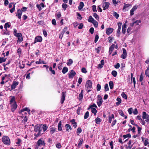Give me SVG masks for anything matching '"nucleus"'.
Listing matches in <instances>:
<instances>
[{
	"instance_id": "obj_1",
	"label": "nucleus",
	"mask_w": 149,
	"mask_h": 149,
	"mask_svg": "<svg viewBox=\"0 0 149 149\" xmlns=\"http://www.w3.org/2000/svg\"><path fill=\"white\" fill-rule=\"evenodd\" d=\"M2 141L3 143L8 146L10 145V138L7 136H4L2 139Z\"/></svg>"
},
{
	"instance_id": "obj_2",
	"label": "nucleus",
	"mask_w": 149,
	"mask_h": 149,
	"mask_svg": "<svg viewBox=\"0 0 149 149\" xmlns=\"http://www.w3.org/2000/svg\"><path fill=\"white\" fill-rule=\"evenodd\" d=\"M92 82L90 80H88L86 82V89L87 90L89 88H91L92 87Z\"/></svg>"
},
{
	"instance_id": "obj_3",
	"label": "nucleus",
	"mask_w": 149,
	"mask_h": 149,
	"mask_svg": "<svg viewBox=\"0 0 149 149\" xmlns=\"http://www.w3.org/2000/svg\"><path fill=\"white\" fill-rule=\"evenodd\" d=\"M66 92H63L61 94V104L64 103V102L65 100Z\"/></svg>"
},
{
	"instance_id": "obj_4",
	"label": "nucleus",
	"mask_w": 149,
	"mask_h": 149,
	"mask_svg": "<svg viewBox=\"0 0 149 149\" xmlns=\"http://www.w3.org/2000/svg\"><path fill=\"white\" fill-rule=\"evenodd\" d=\"M42 130V129L41 128L40 125H37L35 126L34 131L36 132H41Z\"/></svg>"
},
{
	"instance_id": "obj_5",
	"label": "nucleus",
	"mask_w": 149,
	"mask_h": 149,
	"mask_svg": "<svg viewBox=\"0 0 149 149\" xmlns=\"http://www.w3.org/2000/svg\"><path fill=\"white\" fill-rule=\"evenodd\" d=\"M22 13V11H21L20 9H17V12L15 13L16 14V16L19 19H20L21 18Z\"/></svg>"
},
{
	"instance_id": "obj_6",
	"label": "nucleus",
	"mask_w": 149,
	"mask_h": 149,
	"mask_svg": "<svg viewBox=\"0 0 149 149\" xmlns=\"http://www.w3.org/2000/svg\"><path fill=\"white\" fill-rule=\"evenodd\" d=\"M42 38L41 36H37L35 38L34 43L38 42H40L42 41Z\"/></svg>"
},
{
	"instance_id": "obj_7",
	"label": "nucleus",
	"mask_w": 149,
	"mask_h": 149,
	"mask_svg": "<svg viewBox=\"0 0 149 149\" xmlns=\"http://www.w3.org/2000/svg\"><path fill=\"white\" fill-rule=\"evenodd\" d=\"M18 84V82L13 81L12 84L10 86L11 90H13L15 89Z\"/></svg>"
},
{
	"instance_id": "obj_8",
	"label": "nucleus",
	"mask_w": 149,
	"mask_h": 149,
	"mask_svg": "<svg viewBox=\"0 0 149 149\" xmlns=\"http://www.w3.org/2000/svg\"><path fill=\"white\" fill-rule=\"evenodd\" d=\"M76 74V72L73 70H71L70 73L68 74V77L69 78H72Z\"/></svg>"
},
{
	"instance_id": "obj_9",
	"label": "nucleus",
	"mask_w": 149,
	"mask_h": 149,
	"mask_svg": "<svg viewBox=\"0 0 149 149\" xmlns=\"http://www.w3.org/2000/svg\"><path fill=\"white\" fill-rule=\"evenodd\" d=\"M123 54L121 56V58L123 59H125L126 58L127 54L126 52V51L125 49L123 48Z\"/></svg>"
},
{
	"instance_id": "obj_10",
	"label": "nucleus",
	"mask_w": 149,
	"mask_h": 149,
	"mask_svg": "<svg viewBox=\"0 0 149 149\" xmlns=\"http://www.w3.org/2000/svg\"><path fill=\"white\" fill-rule=\"evenodd\" d=\"M42 139H40L38 140L37 142V145L38 146H40L41 145H42L44 146H45V143L44 141H42Z\"/></svg>"
},
{
	"instance_id": "obj_11",
	"label": "nucleus",
	"mask_w": 149,
	"mask_h": 149,
	"mask_svg": "<svg viewBox=\"0 0 149 149\" xmlns=\"http://www.w3.org/2000/svg\"><path fill=\"white\" fill-rule=\"evenodd\" d=\"M113 31V29L112 28H107L106 30V33L107 35H109Z\"/></svg>"
},
{
	"instance_id": "obj_12",
	"label": "nucleus",
	"mask_w": 149,
	"mask_h": 149,
	"mask_svg": "<svg viewBox=\"0 0 149 149\" xmlns=\"http://www.w3.org/2000/svg\"><path fill=\"white\" fill-rule=\"evenodd\" d=\"M110 3L109 2H105L103 4V7L104 10H105L108 9L109 7Z\"/></svg>"
},
{
	"instance_id": "obj_13",
	"label": "nucleus",
	"mask_w": 149,
	"mask_h": 149,
	"mask_svg": "<svg viewBox=\"0 0 149 149\" xmlns=\"http://www.w3.org/2000/svg\"><path fill=\"white\" fill-rule=\"evenodd\" d=\"M17 107V105L15 102L12 104L11 106V110L12 111L14 112Z\"/></svg>"
},
{
	"instance_id": "obj_14",
	"label": "nucleus",
	"mask_w": 149,
	"mask_h": 149,
	"mask_svg": "<svg viewBox=\"0 0 149 149\" xmlns=\"http://www.w3.org/2000/svg\"><path fill=\"white\" fill-rule=\"evenodd\" d=\"M115 45L114 44H113L111 45L109 47V55H110L111 54L112 52L113 51L114 48H115Z\"/></svg>"
},
{
	"instance_id": "obj_15",
	"label": "nucleus",
	"mask_w": 149,
	"mask_h": 149,
	"mask_svg": "<svg viewBox=\"0 0 149 149\" xmlns=\"http://www.w3.org/2000/svg\"><path fill=\"white\" fill-rule=\"evenodd\" d=\"M65 127L66 132H69V129L70 130H72L71 126L69 124H66L65 125Z\"/></svg>"
},
{
	"instance_id": "obj_16",
	"label": "nucleus",
	"mask_w": 149,
	"mask_h": 149,
	"mask_svg": "<svg viewBox=\"0 0 149 149\" xmlns=\"http://www.w3.org/2000/svg\"><path fill=\"white\" fill-rule=\"evenodd\" d=\"M142 117L143 119H146L149 118V115L146 112L143 111L142 112Z\"/></svg>"
},
{
	"instance_id": "obj_17",
	"label": "nucleus",
	"mask_w": 149,
	"mask_h": 149,
	"mask_svg": "<svg viewBox=\"0 0 149 149\" xmlns=\"http://www.w3.org/2000/svg\"><path fill=\"white\" fill-rule=\"evenodd\" d=\"M70 122L71 123V124L72 125L73 127H74V128H76L77 126V123L75 122V120L74 119H72L71 120Z\"/></svg>"
},
{
	"instance_id": "obj_18",
	"label": "nucleus",
	"mask_w": 149,
	"mask_h": 149,
	"mask_svg": "<svg viewBox=\"0 0 149 149\" xmlns=\"http://www.w3.org/2000/svg\"><path fill=\"white\" fill-rule=\"evenodd\" d=\"M63 125L62 124V121L60 120L58 123V131H62V130Z\"/></svg>"
},
{
	"instance_id": "obj_19",
	"label": "nucleus",
	"mask_w": 149,
	"mask_h": 149,
	"mask_svg": "<svg viewBox=\"0 0 149 149\" xmlns=\"http://www.w3.org/2000/svg\"><path fill=\"white\" fill-rule=\"evenodd\" d=\"M100 63L98 65V68H102L104 64V60H102L100 61Z\"/></svg>"
},
{
	"instance_id": "obj_20",
	"label": "nucleus",
	"mask_w": 149,
	"mask_h": 149,
	"mask_svg": "<svg viewBox=\"0 0 149 149\" xmlns=\"http://www.w3.org/2000/svg\"><path fill=\"white\" fill-rule=\"evenodd\" d=\"M83 90H81V92L79 94L78 99L80 101H81L82 100V99L83 98Z\"/></svg>"
},
{
	"instance_id": "obj_21",
	"label": "nucleus",
	"mask_w": 149,
	"mask_h": 149,
	"mask_svg": "<svg viewBox=\"0 0 149 149\" xmlns=\"http://www.w3.org/2000/svg\"><path fill=\"white\" fill-rule=\"evenodd\" d=\"M126 24H124L122 26V33L124 34H125V33L126 28Z\"/></svg>"
},
{
	"instance_id": "obj_22",
	"label": "nucleus",
	"mask_w": 149,
	"mask_h": 149,
	"mask_svg": "<svg viewBox=\"0 0 149 149\" xmlns=\"http://www.w3.org/2000/svg\"><path fill=\"white\" fill-rule=\"evenodd\" d=\"M25 111H26L28 112L30 114V110L29 109V108L27 107H25L23 109H22L20 111H19V113H21L22 112H23Z\"/></svg>"
},
{
	"instance_id": "obj_23",
	"label": "nucleus",
	"mask_w": 149,
	"mask_h": 149,
	"mask_svg": "<svg viewBox=\"0 0 149 149\" xmlns=\"http://www.w3.org/2000/svg\"><path fill=\"white\" fill-rule=\"evenodd\" d=\"M84 3L83 2H81L79 3V5L78 7V9L81 10L84 6Z\"/></svg>"
},
{
	"instance_id": "obj_24",
	"label": "nucleus",
	"mask_w": 149,
	"mask_h": 149,
	"mask_svg": "<svg viewBox=\"0 0 149 149\" xmlns=\"http://www.w3.org/2000/svg\"><path fill=\"white\" fill-rule=\"evenodd\" d=\"M103 102L102 100H97V103L98 107H100L102 104Z\"/></svg>"
},
{
	"instance_id": "obj_25",
	"label": "nucleus",
	"mask_w": 149,
	"mask_h": 149,
	"mask_svg": "<svg viewBox=\"0 0 149 149\" xmlns=\"http://www.w3.org/2000/svg\"><path fill=\"white\" fill-rule=\"evenodd\" d=\"M131 78H132L131 81V83H132V79H133V83H134V88H135V83H136L135 78V77H133V78H132L133 74L132 73L131 74Z\"/></svg>"
},
{
	"instance_id": "obj_26",
	"label": "nucleus",
	"mask_w": 149,
	"mask_h": 149,
	"mask_svg": "<svg viewBox=\"0 0 149 149\" xmlns=\"http://www.w3.org/2000/svg\"><path fill=\"white\" fill-rule=\"evenodd\" d=\"M145 74L149 77V65H148L147 69L145 71Z\"/></svg>"
},
{
	"instance_id": "obj_27",
	"label": "nucleus",
	"mask_w": 149,
	"mask_h": 149,
	"mask_svg": "<svg viewBox=\"0 0 149 149\" xmlns=\"http://www.w3.org/2000/svg\"><path fill=\"white\" fill-rule=\"evenodd\" d=\"M50 133L51 134H52L56 131V128L55 127H52L50 129Z\"/></svg>"
},
{
	"instance_id": "obj_28",
	"label": "nucleus",
	"mask_w": 149,
	"mask_h": 149,
	"mask_svg": "<svg viewBox=\"0 0 149 149\" xmlns=\"http://www.w3.org/2000/svg\"><path fill=\"white\" fill-rule=\"evenodd\" d=\"M79 141L77 145V147L79 148L81 145L83 143V139H79Z\"/></svg>"
},
{
	"instance_id": "obj_29",
	"label": "nucleus",
	"mask_w": 149,
	"mask_h": 149,
	"mask_svg": "<svg viewBox=\"0 0 149 149\" xmlns=\"http://www.w3.org/2000/svg\"><path fill=\"white\" fill-rule=\"evenodd\" d=\"M116 100L118 102L116 103V104L117 106H118L121 103V100L120 98L118 97Z\"/></svg>"
},
{
	"instance_id": "obj_30",
	"label": "nucleus",
	"mask_w": 149,
	"mask_h": 149,
	"mask_svg": "<svg viewBox=\"0 0 149 149\" xmlns=\"http://www.w3.org/2000/svg\"><path fill=\"white\" fill-rule=\"evenodd\" d=\"M68 71V68L66 67H64L62 70V72L63 74H65Z\"/></svg>"
},
{
	"instance_id": "obj_31",
	"label": "nucleus",
	"mask_w": 149,
	"mask_h": 149,
	"mask_svg": "<svg viewBox=\"0 0 149 149\" xmlns=\"http://www.w3.org/2000/svg\"><path fill=\"white\" fill-rule=\"evenodd\" d=\"M114 118V115L113 114H112L111 116H109V123H111V122L112 120V119H113Z\"/></svg>"
},
{
	"instance_id": "obj_32",
	"label": "nucleus",
	"mask_w": 149,
	"mask_h": 149,
	"mask_svg": "<svg viewBox=\"0 0 149 149\" xmlns=\"http://www.w3.org/2000/svg\"><path fill=\"white\" fill-rule=\"evenodd\" d=\"M109 84L110 89H112L114 85L113 81H110L109 82Z\"/></svg>"
},
{
	"instance_id": "obj_33",
	"label": "nucleus",
	"mask_w": 149,
	"mask_h": 149,
	"mask_svg": "<svg viewBox=\"0 0 149 149\" xmlns=\"http://www.w3.org/2000/svg\"><path fill=\"white\" fill-rule=\"evenodd\" d=\"M88 22L92 23L93 22H94L95 20L91 16H90L89 17V19H88Z\"/></svg>"
},
{
	"instance_id": "obj_34",
	"label": "nucleus",
	"mask_w": 149,
	"mask_h": 149,
	"mask_svg": "<svg viewBox=\"0 0 149 149\" xmlns=\"http://www.w3.org/2000/svg\"><path fill=\"white\" fill-rule=\"evenodd\" d=\"M95 123L97 124H100L101 120L100 118L97 117L95 119Z\"/></svg>"
},
{
	"instance_id": "obj_35",
	"label": "nucleus",
	"mask_w": 149,
	"mask_h": 149,
	"mask_svg": "<svg viewBox=\"0 0 149 149\" xmlns=\"http://www.w3.org/2000/svg\"><path fill=\"white\" fill-rule=\"evenodd\" d=\"M56 146V148L60 149L61 148V144L59 142H56L55 144Z\"/></svg>"
},
{
	"instance_id": "obj_36",
	"label": "nucleus",
	"mask_w": 149,
	"mask_h": 149,
	"mask_svg": "<svg viewBox=\"0 0 149 149\" xmlns=\"http://www.w3.org/2000/svg\"><path fill=\"white\" fill-rule=\"evenodd\" d=\"M23 40V38L22 36H20V37H18V40H17V43H20Z\"/></svg>"
},
{
	"instance_id": "obj_37",
	"label": "nucleus",
	"mask_w": 149,
	"mask_h": 149,
	"mask_svg": "<svg viewBox=\"0 0 149 149\" xmlns=\"http://www.w3.org/2000/svg\"><path fill=\"white\" fill-rule=\"evenodd\" d=\"M122 97L125 99H127V95L125 94L124 92H123L121 94Z\"/></svg>"
},
{
	"instance_id": "obj_38",
	"label": "nucleus",
	"mask_w": 149,
	"mask_h": 149,
	"mask_svg": "<svg viewBox=\"0 0 149 149\" xmlns=\"http://www.w3.org/2000/svg\"><path fill=\"white\" fill-rule=\"evenodd\" d=\"M111 74L114 77H116L117 74V71L115 70H113L111 72Z\"/></svg>"
},
{
	"instance_id": "obj_39",
	"label": "nucleus",
	"mask_w": 149,
	"mask_h": 149,
	"mask_svg": "<svg viewBox=\"0 0 149 149\" xmlns=\"http://www.w3.org/2000/svg\"><path fill=\"white\" fill-rule=\"evenodd\" d=\"M6 58L4 57H0V63H1L3 62H5L6 61Z\"/></svg>"
},
{
	"instance_id": "obj_40",
	"label": "nucleus",
	"mask_w": 149,
	"mask_h": 149,
	"mask_svg": "<svg viewBox=\"0 0 149 149\" xmlns=\"http://www.w3.org/2000/svg\"><path fill=\"white\" fill-rule=\"evenodd\" d=\"M95 28H97L98 26V22L95 20L92 22Z\"/></svg>"
},
{
	"instance_id": "obj_41",
	"label": "nucleus",
	"mask_w": 149,
	"mask_h": 149,
	"mask_svg": "<svg viewBox=\"0 0 149 149\" xmlns=\"http://www.w3.org/2000/svg\"><path fill=\"white\" fill-rule=\"evenodd\" d=\"M113 15L116 19H118L119 17V15L116 12L113 13Z\"/></svg>"
},
{
	"instance_id": "obj_42",
	"label": "nucleus",
	"mask_w": 149,
	"mask_h": 149,
	"mask_svg": "<svg viewBox=\"0 0 149 149\" xmlns=\"http://www.w3.org/2000/svg\"><path fill=\"white\" fill-rule=\"evenodd\" d=\"M91 109V112L95 115L97 112V111L95 108H90Z\"/></svg>"
},
{
	"instance_id": "obj_43",
	"label": "nucleus",
	"mask_w": 149,
	"mask_h": 149,
	"mask_svg": "<svg viewBox=\"0 0 149 149\" xmlns=\"http://www.w3.org/2000/svg\"><path fill=\"white\" fill-rule=\"evenodd\" d=\"M121 29L118 28L117 31V35L118 37H119L120 36Z\"/></svg>"
},
{
	"instance_id": "obj_44",
	"label": "nucleus",
	"mask_w": 149,
	"mask_h": 149,
	"mask_svg": "<svg viewBox=\"0 0 149 149\" xmlns=\"http://www.w3.org/2000/svg\"><path fill=\"white\" fill-rule=\"evenodd\" d=\"M93 107H95L96 108L97 107V106L95 104L93 103L92 105H90L89 107L88 108V110H89L90 108H93Z\"/></svg>"
},
{
	"instance_id": "obj_45",
	"label": "nucleus",
	"mask_w": 149,
	"mask_h": 149,
	"mask_svg": "<svg viewBox=\"0 0 149 149\" xmlns=\"http://www.w3.org/2000/svg\"><path fill=\"white\" fill-rule=\"evenodd\" d=\"M68 62L67 63V65H70L73 63V61L71 59H70L68 60Z\"/></svg>"
},
{
	"instance_id": "obj_46",
	"label": "nucleus",
	"mask_w": 149,
	"mask_h": 149,
	"mask_svg": "<svg viewBox=\"0 0 149 149\" xmlns=\"http://www.w3.org/2000/svg\"><path fill=\"white\" fill-rule=\"evenodd\" d=\"M131 137V135L130 134H128L126 135H124L123 136V137L124 139H126L127 137L130 138Z\"/></svg>"
},
{
	"instance_id": "obj_47",
	"label": "nucleus",
	"mask_w": 149,
	"mask_h": 149,
	"mask_svg": "<svg viewBox=\"0 0 149 149\" xmlns=\"http://www.w3.org/2000/svg\"><path fill=\"white\" fill-rule=\"evenodd\" d=\"M47 128L48 127L47 126V125L44 124L43 125L42 128L43 129L44 132H45L47 130Z\"/></svg>"
},
{
	"instance_id": "obj_48",
	"label": "nucleus",
	"mask_w": 149,
	"mask_h": 149,
	"mask_svg": "<svg viewBox=\"0 0 149 149\" xmlns=\"http://www.w3.org/2000/svg\"><path fill=\"white\" fill-rule=\"evenodd\" d=\"M89 112L88 111H87L85 113V114H84V118L85 119H86L88 117L89 115Z\"/></svg>"
},
{
	"instance_id": "obj_49",
	"label": "nucleus",
	"mask_w": 149,
	"mask_h": 149,
	"mask_svg": "<svg viewBox=\"0 0 149 149\" xmlns=\"http://www.w3.org/2000/svg\"><path fill=\"white\" fill-rule=\"evenodd\" d=\"M61 13L60 12H58L56 14V17L58 19H59L61 17Z\"/></svg>"
},
{
	"instance_id": "obj_50",
	"label": "nucleus",
	"mask_w": 149,
	"mask_h": 149,
	"mask_svg": "<svg viewBox=\"0 0 149 149\" xmlns=\"http://www.w3.org/2000/svg\"><path fill=\"white\" fill-rule=\"evenodd\" d=\"M109 90V88L108 85L107 84H106L104 86V91H107Z\"/></svg>"
},
{
	"instance_id": "obj_51",
	"label": "nucleus",
	"mask_w": 149,
	"mask_h": 149,
	"mask_svg": "<svg viewBox=\"0 0 149 149\" xmlns=\"http://www.w3.org/2000/svg\"><path fill=\"white\" fill-rule=\"evenodd\" d=\"M49 70L50 71H51L52 72V73L54 75L55 74L56 72L54 70H52V67L51 66L49 68Z\"/></svg>"
},
{
	"instance_id": "obj_52",
	"label": "nucleus",
	"mask_w": 149,
	"mask_h": 149,
	"mask_svg": "<svg viewBox=\"0 0 149 149\" xmlns=\"http://www.w3.org/2000/svg\"><path fill=\"white\" fill-rule=\"evenodd\" d=\"M93 16L97 20H99V16L96 13H94L93 14Z\"/></svg>"
},
{
	"instance_id": "obj_53",
	"label": "nucleus",
	"mask_w": 149,
	"mask_h": 149,
	"mask_svg": "<svg viewBox=\"0 0 149 149\" xmlns=\"http://www.w3.org/2000/svg\"><path fill=\"white\" fill-rule=\"evenodd\" d=\"M148 140L147 138H145V140L144 141V145L145 146H146L148 144Z\"/></svg>"
},
{
	"instance_id": "obj_54",
	"label": "nucleus",
	"mask_w": 149,
	"mask_h": 149,
	"mask_svg": "<svg viewBox=\"0 0 149 149\" xmlns=\"http://www.w3.org/2000/svg\"><path fill=\"white\" fill-rule=\"evenodd\" d=\"M92 10L94 12H96L97 10H96V6L95 5H93L92 6Z\"/></svg>"
},
{
	"instance_id": "obj_55",
	"label": "nucleus",
	"mask_w": 149,
	"mask_h": 149,
	"mask_svg": "<svg viewBox=\"0 0 149 149\" xmlns=\"http://www.w3.org/2000/svg\"><path fill=\"white\" fill-rule=\"evenodd\" d=\"M99 38V37L98 35L97 34L96 35L95 37L94 40V42L95 43H96L97 42Z\"/></svg>"
},
{
	"instance_id": "obj_56",
	"label": "nucleus",
	"mask_w": 149,
	"mask_h": 149,
	"mask_svg": "<svg viewBox=\"0 0 149 149\" xmlns=\"http://www.w3.org/2000/svg\"><path fill=\"white\" fill-rule=\"evenodd\" d=\"M10 26V25L9 24L8 22L6 23H5V24L4 25V28L5 29H7V28H9Z\"/></svg>"
},
{
	"instance_id": "obj_57",
	"label": "nucleus",
	"mask_w": 149,
	"mask_h": 149,
	"mask_svg": "<svg viewBox=\"0 0 149 149\" xmlns=\"http://www.w3.org/2000/svg\"><path fill=\"white\" fill-rule=\"evenodd\" d=\"M15 4L13 6V8L10 10V11L11 13H12L15 11Z\"/></svg>"
},
{
	"instance_id": "obj_58",
	"label": "nucleus",
	"mask_w": 149,
	"mask_h": 149,
	"mask_svg": "<svg viewBox=\"0 0 149 149\" xmlns=\"http://www.w3.org/2000/svg\"><path fill=\"white\" fill-rule=\"evenodd\" d=\"M62 8L65 10L68 7V5L66 4L63 3L62 5Z\"/></svg>"
},
{
	"instance_id": "obj_59",
	"label": "nucleus",
	"mask_w": 149,
	"mask_h": 149,
	"mask_svg": "<svg viewBox=\"0 0 149 149\" xmlns=\"http://www.w3.org/2000/svg\"><path fill=\"white\" fill-rule=\"evenodd\" d=\"M137 128H138V133L139 134H140V133H141V130H142V128L141 127H140L139 126H138V125L137 126H136Z\"/></svg>"
},
{
	"instance_id": "obj_60",
	"label": "nucleus",
	"mask_w": 149,
	"mask_h": 149,
	"mask_svg": "<svg viewBox=\"0 0 149 149\" xmlns=\"http://www.w3.org/2000/svg\"><path fill=\"white\" fill-rule=\"evenodd\" d=\"M130 5L129 4H127L125 3H124V6L123 10H124L125 9L127 8L128 7H129L130 6Z\"/></svg>"
},
{
	"instance_id": "obj_61",
	"label": "nucleus",
	"mask_w": 149,
	"mask_h": 149,
	"mask_svg": "<svg viewBox=\"0 0 149 149\" xmlns=\"http://www.w3.org/2000/svg\"><path fill=\"white\" fill-rule=\"evenodd\" d=\"M119 114L121 116H124V114L123 111L121 110H119L118 111Z\"/></svg>"
},
{
	"instance_id": "obj_62",
	"label": "nucleus",
	"mask_w": 149,
	"mask_h": 149,
	"mask_svg": "<svg viewBox=\"0 0 149 149\" xmlns=\"http://www.w3.org/2000/svg\"><path fill=\"white\" fill-rule=\"evenodd\" d=\"M3 33H2V35H9L10 34L9 31H3Z\"/></svg>"
},
{
	"instance_id": "obj_63",
	"label": "nucleus",
	"mask_w": 149,
	"mask_h": 149,
	"mask_svg": "<svg viewBox=\"0 0 149 149\" xmlns=\"http://www.w3.org/2000/svg\"><path fill=\"white\" fill-rule=\"evenodd\" d=\"M101 48L100 46H98L97 48H95V50L98 54H99L100 52V49Z\"/></svg>"
},
{
	"instance_id": "obj_64",
	"label": "nucleus",
	"mask_w": 149,
	"mask_h": 149,
	"mask_svg": "<svg viewBox=\"0 0 149 149\" xmlns=\"http://www.w3.org/2000/svg\"><path fill=\"white\" fill-rule=\"evenodd\" d=\"M81 71L82 72L86 73L87 72V71L85 68H82L81 69Z\"/></svg>"
}]
</instances>
